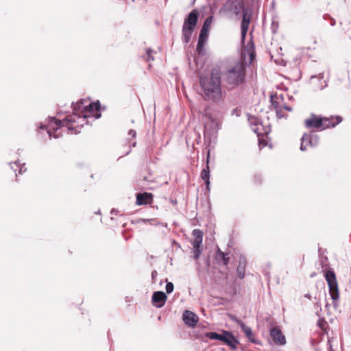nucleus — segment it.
Wrapping results in <instances>:
<instances>
[{
	"label": "nucleus",
	"mask_w": 351,
	"mask_h": 351,
	"mask_svg": "<svg viewBox=\"0 0 351 351\" xmlns=\"http://www.w3.org/2000/svg\"><path fill=\"white\" fill-rule=\"evenodd\" d=\"M100 108L99 102L90 103L85 104L84 101L77 102L73 106V112L66 116L62 120L56 119L55 117H49V123L47 125L41 124L39 127L40 130L46 129L49 138H58L60 134L56 132L62 127H66L68 130L75 134L80 132V129L85 123H86L87 112H92L94 110H99Z\"/></svg>",
	"instance_id": "f257e3e1"
},
{
	"label": "nucleus",
	"mask_w": 351,
	"mask_h": 351,
	"mask_svg": "<svg viewBox=\"0 0 351 351\" xmlns=\"http://www.w3.org/2000/svg\"><path fill=\"white\" fill-rule=\"evenodd\" d=\"M199 84L205 100L219 104L223 101L220 72L213 69L210 76H200Z\"/></svg>",
	"instance_id": "f03ea898"
},
{
	"label": "nucleus",
	"mask_w": 351,
	"mask_h": 351,
	"mask_svg": "<svg viewBox=\"0 0 351 351\" xmlns=\"http://www.w3.org/2000/svg\"><path fill=\"white\" fill-rule=\"evenodd\" d=\"M219 14H224L229 18L237 17L242 14L241 21V40L243 41L245 38L250 16L247 14V9L245 8V3L243 0H227L219 10Z\"/></svg>",
	"instance_id": "7ed1b4c3"
},
{
	"label": "nucleus",
	"mask_w": 351,
	"mask_h": 351,
	"mask_svg": "<svg viewBox=\"0 0 351 351\" xmlns=\"http://www.w3.org/2000/svg\"><path fill=\"white\" fill-rule=\"evenodd\" d=\"M221 80L228 90H232L241 86L245 79V66L241 62H237L221 73Z\"/></svg>",
	"instance_id": "20e7f679"
},
{
	"label": "nucleus",
	"mask_w": 351,
	"mask_h": 351,
	"mask_svg": "<svg viewBox=\"0 0 351 351\" xmlns=\"http://www.w3.org/2000/svg\"><path fill=\"white\" fill-rule=\"evenodd\" d=\"M342 121L340 116L330 117H321L311 113L310 117L305 119L304 125L308 129L316 128L323 130L330 127H335Z\"/></svg>",
	"instance_id": "39448f33"
},
{
	"label": "nucleus",
	"mask_w": 351,
	"mask_h": 351,
	"mask_svg": "<svg viewBox=\"0 0 351 351\" xmlns=\"http://www.w3.org/2000/svg\"><path fill=\"white\" fill-rule=\"evenodd\" d=\"M197 20L198 12L196 10H192L184 19L182 29V38L185 44H187L191 40Z\"/></svg>",
	"instance_id": "423d86ee"
},
{
	"label": "nucleus",
	"mask_w": 351,
	"mask_h": 351,
	"mask_svg": "<svg viewBox=\"0 0 351 351\" xmlns=\"http://www.w3.org/2000/svg\"><path fill=\"white\" fill-rule=\"evenodd\" d=\"M325 278L328 285L329 294L332 300L333 306L336 308L338 306L339 293L335 272L331 270L327 271Z\"/></svg>",
	"instance_id": "0eeeda50"
},
{
	"label": "nucleus",
	"mask_w": 351,
	"mask_h": 351,
	"mask_svg": "<svg viewBox=\"0 0 351 351\" xmlns=\"http://www.w3.org/2000/svg\"><path fill=\"white\" fill-rule=\"evenodd\" d=\"M212 21L213 16H208V18H206L201 29L197 45V51L199 54H202L204 53V43L208 38V30L212 23Z\"/></svg>",
	"instance_id": "6e6552de"
},
{
	"label": "nucleus",
	"mask_w": 351,
	"mask_h": 351,
	"mask_svg": "<svg viewBox=\"0 0 351 351\" xmlns=\"http://www.w3.org/2000/svg\"><path fill=\"white\" fill-rule=\"evenodd\" d=\"M319 137L318 135L311 132L304 133L301 138L300 150L306 151L307 146L315 147L319 144Z\"/></svg>",
	"instance_id": "1a4fd4ad"
},
{
	"label": "nucleus",
	"mask_w": 351,
	"mask_h": 351,
	"mask_svg": "<svg viewBox=\"0 0 351 351\" xmlns=\"http://www.w3.org/2000/svg\"><path fill=\"white\" fill-rule=\"evenodd\" d=\"M220 341L228 346L232 350L237 349L239 344V341L232 333L226 330H222Z\"/></svg>",
	"instance_id": "9d476101"
},
{
	"label": "nucleus",
	"mask_w": 351,
	"mask_h": 351,
	"mask_svg": "<svg viewBox=\"0 0 351 351\" xmlns=\"http://www.w3.org/2000/svg\"><path fill=\"white\" fill-rule=\"evenodd\" d=\"M167 295L163 291H155L153 293L152 302L157 308H162L167 300Z\"/></svg>",
	"instance_id": "9b49d317"
},
{
	"label": "nucleus",
	"mask_w": 351,
	"mask_h": 351,
	"mask_svg": "<svg viewBox=\"0 0 351 351\" xmlns=\"http://www.w3.org/2000/svg\"><path fill=\"white\" fill-rule=\"evenodd\" d=\"M270 335L275 343L279 345H285L286 343L285 337L278 328H271L270 330Z\"/></svg>",
	"instance_id": "f8f14e48"
},
{
	"label": "nucleus",
	"mask_w": 351,
	"mask_h": 351,
	"mask_svg": "<svg viewBox=\"0 0 351 351\" xmlns=\"http://www.w3.org/2000/svg\"><path fill=\"white\" fill-rule=\"evenodd\" d=\"M232 320L235 321L237 323V324L240 326L241 330L245 333L247 338L251 342H253V343L256 342L255 339H254V335L250 327L246 326L242 320L239 319L237 318L232 319Z\"/></svg>",
	"instance_id": "ddd939ff"
},
{
	"label": "nucleus",
	"mask_w": 351,
	"mask_h": 351,
	"mask_svg": "<svg viewBox=\"0 0 351 351\" xmlns=\"http://www.w3.org/2000/svg\"><path fill=\"white\" fill-rule=\"evenodd\" d=\"M183 320L186 325L194 326L198 322V317L192 311L186 310L183 314Z\"/></svg>",
	"instance_id": "4468645a"
},
{
	"label": "nucleus",
	"mask_w": 351,
	"mask_h": 351,
	"mask_svg": "<svg viewBox=\"0 0 351 351\" xmlns=\"http://www.w3.org/2000/svg\"><path fill=\"white\" fill-rule=\"evenodd\" d=\"M284 101V96L283 95H271V106L276 111V113H280V108H282V103Z\"/></svg>",
	"instance_id": "2eb2a0df"
},
{
	"label": "nucleus",
	"mask_w": 351,
	"mask_h": 351,
	"mask_svg": "<svg viewBox=\"0 0 351 351\" xmlns=\"http://www.w3.org/2000/svg\"><path fill=\"white\" fill-rule=\"evenodd\" d=\"M152 200V195L148 193H138L136 196V204L145 205L150 203Z\"/></svg>",
	"instance_id": "dca6fc26"
},
{
	"label": "nucleus",
	"mask_w": 351,
	"mask_h": 351,
	"mask_svg": "<svg viewBox=\"0 0 351 351\" xmlns=\"http://www.w3.org/2000/svg\"><path fill=\"white\" fill-rule=\"evenodd\" d=\"M192 235L194 238L193 246H202L203 232L199 229H195L192 232Z\"/></svg>",
	"instance_id": "f3484780"
},
{
	"label": "nucleus",
	"mask_w": 351,
	"mask_h": 351,
	"mask_svg": "<svg viewBox=\"0 0 351 351\" xmlns=\"http://www.w3.org/2000/svg\"><path fill=\"white\" fill-rule=\"evenodd\" d=\"M201 178L204 181L207 191H210V171L209 167L207 165L206 169H204L201 172Z\"/></svg>",
	"instance_id": "a211bd4d"
},
{
	"label": "nucleus",
	"mask_w": 351,
	"mask_h": 351,
	"mask_svg": "<svg viewBox=\"0 0 351 351\" xmlns=\"http://www.w3.org/2000/svg\"><path fill=\"white\" fill-rule=\"evenodd\" d=\"M10 167L14 170V171L16 173L17 169L19 168V174H21L23 172H25L27 171V168L25 167V164L20 165L18 164V162H10Z\"/></svg>",
	"instance_id": "6ab92c4d"
},
{
	"label": "nucleus",
	"mask_w": 351,
	"mask_h": 351,
	"mask_svg": "<svg viewBox=\"0 0 351 351\" xmlns=\"http://www.w3.org/2000/svg\"><path fill=\"white\" fill-rule=\"evenodd\" d=\"M249 121L251 124L252 130L256 133L258 136H260L261 133L258 128V119L255 117H250L249 118Z\"/></svg>",
	"instance_id": "aec40b11"
},
{
	"label": "nucleus",
	"mask_w": 351,
	"mask_h": 351,
	"mask_svg": "<svg viewBox=\"0 0 351 351\" xmlns=\"http://www.w3.org/2000/svg\"><path fill=\"white\" fill-rule=\"evenodd\" d=\"M216 259L217 261H220V260H222L223 265H227L229 261V256L228 254H225L223 252L219 250L217 253Z\"/></svg>",
	"instance_id": "412c9836"
},
{
	"label": "nucleus",
	"mask_w": 351,
	"mask_h": 351,
	"mask_svg": "<svg viewBox=\"0 0 351 351\" xmlns=\"http://www.w3.org/2000/svg\"><path fill=\"white\" fill-rule=\"evenodd\" d=\"M237 276L239 278L242 279L245 276V264L241 261L239 262L237 268Z\"/></svg>",
	"instance_id": "4be33fe9"
},
{
	"label": "nucleus",
	"mask_w": 351,
	"mask_h": 351,
	"mask_svg": "<svg viewBox=\"0 0 351 351\" xmlns=\"http://www.w3.org/2000/svg\"><path fill=\"white\" fill-rule=\"evenodd\" d=\"M153 53H154V51L150 48H147L145 50V54L142 56V58L146 61L153 60H154Z\"/></svg>",
	"instance_id": "5701e85b"
},
{
	"label": "nucleus",
	"mask_w": 351,
	"mask_h": 351,
	"mask_svg": "<svg viewBox=\"0 0 351 351\" xmlns=\"http://www.w3.org/2000/svg\"><path fill=\"white\" fill-rule=\"evenodd\" d=\"M193 258L195 260L199 259L202 252L203 247L202 246H193Z\"/></svg>",
	"instance_id": "b1692460"
},
{
	"label": "nucleus",
	"mask_w": 351,
	"mask_h": 351,
	"mask_svg": "<svg viewBox=\"0 0 351 351\" xmlns=\"http://www.w3.org/2000/svg\"><path fill=\"white\" fill-rule=\"evenodd\" d=\"M221 334H218L216 332H210L206 333V337L210 338V339L219 340L220 341Z\"/></svg>",
	"instance_id": "393cba45"
},
{
	"label": "nucleus",
	"mask_w": 351,
	"mask_h": 351,
	"mask_svg": "<svg viewBox=\"0 0 351 351\" xmlns=\"http://www.w3.org/2000/svg\"><path fill=\"white\" fill-rule=\"evenodd\" d=\"M165 289L167 293H171L173 291L174 285L172 282H168L166 285Z\"/></svg>",
	"instance_id": "a878e982"
},
{
	"label": "nucleus",
	"mask_w": 351,
	"mask_h": 351,
	"mask_svg": "<svg viewBox=\"0 0 351 351\" xmlns=\"http://www.w3.org/2000/svg\"><path fill=\"white\" fill-rule=\"evenodd\" d=\"M278 27V22L272 21V23H271V29H272V32L274 33L276 32Z\"/></svg>",
	"instance_id": "bb28decb"
},
{
	"label": "nucleus",
	"mask_w": 351,
	"mask_h": 351,
	"mask_svg": "<svg viewBox=\"0 0 351 351\" xmlns=\"http://www.w3.org/2000/svg\"><path fill=\"white\" fill-rule=\"evenodd\" d=\"M282 109L284 110H287L289 112H291L292 110V108L289 106H288L287 105L285 104V101H283V103H282Z\"/></svg>",
	"instance_id": "cd10ccee"
},
{
	"label": "nucleus",
	"mask_w": 351,
	"mask_h": 351,
	"mask_svg": "<svg viewBox=\"0 0 351 351\" xmlns=\"http://www.w3.org/2000/svg\"><path fill=\"white\" fill-rule=\"evenodd\" d=\"M280 113H276V117L279 119L286 117V114L283 112V110L280 108Z\"/></svg>",
	"instance_id": "c85d7f7f"
},
{
	"label": "nucleus",
	"mask_w": 351,
	"mask_h": 351,
	"mask_svg": "<svg viewBox=\"0 0 351 351\" xmlns=\"http://www.w3.org/2000/svg\"><path fill=\"white\" fill-rule=\"evenodd\" d=\"M258 144H259V147H264L266 145L267 143L265 142V141L264 140H262L261 138L258 139Z\"/></svg>",
	"instance_id": "c756f323"
},
{
	"label": "nucleus",
	"mask_w": 351,
	"mask_h": 351,
	"mask_svg": "<svg viewBox=\"0 0 351 351\" xmlns=\"http://www.w3.org/2000/svg\"><path fill=\"white\" fill-rule=\"evenodd\" d=\"M128 134L130 136H132V137H135L136 136V132L134 130H130L129 132H128Z\"/></svg>",
	"instance_id": "7c9ffc66"
},
{
	"label": "nucleus",
	"mask_w": 351,
	"mask_h": 351,
	"mask_svg": "<svg viewBox=\"0 0 351 351\" xmlns=\"http://www.w3.org/2000/svg\"><path fill=\"white\" fill-rule=\"evenodd\" d=\"M335 25V21L334 19H332V21L330 23L331 26H334Z\"/></svg>",
	"instance_id": "2f4dec72"
},
{
	"label": "nucleus",
	"mask_w": 351,
	"mask_h": 351,
	"mask_svg": "<svg viewBox=\"0 0 351 351\" xmlns=\"http://www.w3.org/2000/svg\"><path fill=\"white\" fill-rule=\"evenodd\" d=\"M155 274H156V271H153L152 273V278L154 277Z\"/></svg>",
	"instance_id": "473e14b6"
},
{
	"label": "nucleus",
	"mask_w": 351,
	"mask_h": 351,
	"mask_svg": "<svg viewBox=\"0 0 351 351\" xmlns=\"http://www.w3.org/2000/svg\"><path fill=\"white\" fill-rule=\"evenodd\" d=\"M326 16H327V17H330L329 14H325V15H324V18L325 19H326Z\"/></svg>",
	"instance_id": "72a5a7b5"
},
{
	"label": "nucleus",
	"mask_w": 351,
	"mask_h": 351,
	"mask_svg": "<svg viewBox=\"0 0 351 351\" xmlns=\"http://www.w3.org/2000/svg\"><path fill=\"white\" fill-rule=\"evenodd\" d=\"M328 306H329V304L327 303V304H326L325 307H326V308H328Z\"/></svg>",
	"instance_id": "f704fd0d"
},
{
	"label": "nucleus",
	"mask_w": 351,
	"mask_h": 351,
	"mask_svg": "<svg viewBox=\"0 0 351 351\" xmlns=\"http://www.w3.org/2000/svg\"><path fill=\"white\" fill-rule=\"evenodd\" d=\"M305 297H306V298H310V295H309V294H306V295H305Z\"/></svg>",
	"instance_id": "c9c22d12"
},
{
	"label": "nucleus",
	"mask_w": 351,
	"mask_h": 351,
	"mask_svg": "<svg viewBox=\"0 0 351 351\" xmlns=\"http://www.w3.org/2000/svg\"><path fill=\"white\" fill-rule=\"evenodd\" d=\"M250 56H251V58L252 59V58L254 57V55L251 54Z\"/></svg>",
	"instance_id": "e433bc0d"
}]
</instances>
